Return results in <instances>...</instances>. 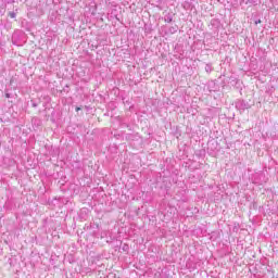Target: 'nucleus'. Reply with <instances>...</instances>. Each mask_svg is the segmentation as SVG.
Returning a JSON list of instances; mask_svg holds the SVG:
<instances>
[{"mask_svg": "<svg viewBox=\"0 0 278 278\" xmlns=\"http://www.w3.org/2000/svg\"><path fill=\"white\" fill-rule=\"evenodd\" d=\"M235 108L239 112H244L245 110H251V108H253V103L251 100L239 99L235 102Z\"/></svg>", "mask_w": 278, "mask_h": 278, "instance_id": "f257e3e1", "label": "nucleus"}, {"mask_svg": "<svg viewBox=\"0 0 278 278\" xmlns=\"http://www.w3.org/2000/svg\"><path fill=\"white\" fill-rule=\"evenodd\" d=\"M125 140H127L128 142L138 140V134H126Z\"/></svg>", "mask_w": 278, "mask_h": 278, "instance_id": "f03ea898", "label": "nucleus"}, {"mask_svg": "<svg viewBox=\"0 0 278 278\" xmlns=\"http://www.w3.org/2000/svg\"><path fill=\"white\" fill-rule=\"evenodd\" d=\"M179 26L175 25L168 28V34H177Z\"/></svg>", "mask_w": 278, "mask_h": 278, "instance_id": "7ed1b4c3", "label": "nucleus"}, {"mask_svg": "<svg viewBox=\"0 0 278 278\" xmlns=\"http://www.w3.org/2000/svg\"><path fill=\"white\" fill-rule=\"evenodd\" d=\"M164 21H165V23H173V15L170 13H167L164 16Z\"/></svg>", "mask_w": 278, "mask_h": 278, "instance_id": "20e7f679", "label": "nucleus"}, {"mask_svg": "<svg viewBox=\"0 0 278 278\" xmlns=\"http://www.w3.org/2000/svg\"><path fill=\"white\" fill-rule=\"evenodd\" d=\"M204 70H205V73H212V71H214V67L212 66V64L207 63Z\"/></svg>", "mask_w": 278, "mask_h": 278, "instance_id": "39448f33", "label": "nucleus"}, {"mask_svg": "<svg viewBox=\"0 0 278 278\" xmlns=\"http://www.w3.org/2000/svg\"><path fill=\"white\" fill-rule=\"evenodd\" d=\"M240 3H244V5H253V3H255V0H241Z\"/></svg>", "mask_w": 278, "mask_h": 278, "instance_id": "423d86ee", "label": "nucleus"}, {"mask_svg": "<svg viewBox=\"0 0 278 278\" xmlns=\"http://www.w3.org/2000/svg\"><path fill=\"white\" fill-rule=\"evenodd\" d=\"M122 251H124V252L127 253V251H129V244L124 243V244L122 245Z\"/></svg>", "mask_w": 278, "mask_h": 278, "instance_id": "0eeeda50", "label": "nucleus"}, {"mask_svg": "<svg viewBox=\"0 0 278 278\" xmlns=\"http://www.w3.org/2000/svg\"><path fill=\"white\" fill-rule=\"evenodd\" d=\"M71 87L68 85H65L63 88V92H70Z\"/></svg>", "mask_w": 278, "mask_h": 278, "instance_id": "6e6552de", "label": "nucleus"}, {"mask_svg": "<svg viewBox=\"0 0 278 278\" xmlns=\"http://www.w3.org/2000/svg\"><path fill=\"white\" fill-rule=\"evenodd\" d=\"M9 16L11 18H16V13L15 12H9Z\"/></svg>", "mask_w": 278, "mask_h": 278, "instance_id": "1a4fd4ad", "label": "nucleus"}, {"mask_svg": "<svg viewBox=\"0 0 278 278\" xmlns=\"http://www.w3.org/2000/svg\"><path fill=\"white\" fill-rule=\"evenodd\" d=\"M4 97H5L7 99H12V93L5 91Z\"/></svg>", "mask_w": 278, "mask_h": 278, "instance_id": "9d476101", "label": "nucleus"}, {"mask_svg": "<svg viewBox=\"0 0 278 278\" xmlns=\"http://www.w3.org/2000/svg\"><path fill=\"white\" fill-rule=\"evenodd\" d=\"M5 14V9H0V16H3Z\"/></svg>", "mask_w": 278, "mask_h": 278, "instance_id": "9b49d317", "label": "nucleus"}, {"mask_svg": "<svg viewBox=\"0 0 278 278\" xmlns=\"http://www.w3.org/2000/svg\"><path fill=\"white\" fill-rule=\"evenodd\" d=\"M254 23L255 25H260V23H262V20H255Z\"/></svg>", "mask_w": 278, "mask_h": 278, "instance_id": "f8f14e48", "label": "nucleus"}, {"mask_svg": "<svg viewBox=\"0 0 278 278\" xmlns=\"http://www.w3.org/2000/svg\"><path fill=\"white\" fill-rule=\"evenodd\" d=\"M33 108H38V104L36 102H33Z\"/></svg>", "mask_w": 278, "mask_h": 278, "instance_id": "ddd939ff", "label": "nucleus"}, {"mask_svg": "<svg viewBox=\"0 0 278 278\" xmlns=\"http://www.w3.org/2000/svg\"><path fill=\"white\" fill-rule=\"evenodd\" d=\"M81 110L80 106H76V112H79Z\"/></svg>", "mask_w": 278, "mask_h": 278, "instance_id": "4468645a", "label": "nucleus"}, {"mask_svg": "<svg viewBox=\"0 0 278 278\" xmlns=\"http://www.w3.org/2000/svg\"><path fill=\"white\" fill-rule=\"evenodd\" d=\"M212 91H213V92H216V89H210V92H212Z\"/></svg>", "mask_w": 278, "mask_h": 278, "instance_id": "2eb2a0df", "label": "nucleus"}]
</instances>
